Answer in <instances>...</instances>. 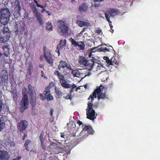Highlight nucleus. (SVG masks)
Segmentation results:
<instances>
[{
  "label": "nucleus",
  "instance_id": "5fc2aeb1",
  "mask_svg": "<svg viewBox=\"0 0 160 160\" xmlns=\"http://www.w3.org/2000/svg\"><path fill=\"white\" fill-rule=\"evenodd\" d=\"M41 76L42 77L44 78H47L44 75V72L42 71H41Z\"/></svg>",
  "mask_w": 160,
  "mask_h": 160
},
{
  "label": "nucleus",
  "instance_id": "37998d69",
  "mask_svg": "<svg viewBox=\"0 0 160 160\" xmlns=\"http://www.w3.org/2000/svg\"><path fill=\"white\" fill-rule=\"evenodd\" d=\"M65 68H67L68 69L71 71L73 70V69L71 68L70 65L68 64L67 62L66 64Z\"/></svg>",
  "mask_w": 160,
  "mask_h": 160
},
{
  "label": "nucleus",
  "instance_id": "6ab92c4d",
  "mask_svg": "<svg viewBox=\"0 0 160 160\" xmlns=\"http://www.w3.org/2000/svg\"><path fill=\"white\" fill-rule=\"evenodd\" d=\"M35 17L37 18V20L39 24L41 26L43 24V22L42 20V15L40 12H38L35 14Z\"/></svg>",
  "mask_w": 160,
  "mask_h": 160
},
{
  "label": "nucleus",
  "instance_id": "ddd939ff",
  "mask_svg": "<svg viewBox=\"0 0 160 160\" xmlns=\"http://www.w3.org/2000/svg\"><path fill=\"white\" fill-rule=\"evenodd\" d=\"M8 73L6 70L2 72L1 74V83L2 84H3L5 86H7L8 85Z\"/></svg>",
  "mask_w": 160,
  "mask_h": 160
},
{
  "label": "nucleus",
  "instance_id": "69168bd1",
  "mask_svg": "<svg viewBox=\"0 0 160 160\" xmlns=\"http://www.w3.org/2000/svg\"><path fill=\"white\" fill-rule=\"evenodd\" d=\"M64 136H65V135L63 133H61V137L62 138H63L64 137Z\"/></svg>",
  "mask_w": 160,
  "mask_h": 160
},
{
  "label": "nucleus",
  "instance_id": "a211bd4d",
  "mask_svg": "<svg viewBox=\"0 0 160 160\" xmlns=\"http://www.w3.org/2000/svg\"><path fill=\"white\" fill-rule=\"evenodd\" d=\"M74 126H73L72 128H68V129L69 132V135L71 137H75L76 136V133L77 132V129L76 128V124L75 123L73 122Z\"/></svg>",
  "mask_w": 160,
  "mask_h": 160
},
{
  "label": "nucleus",
  "instance_id": "0eeeda50",
  "mask_svg": "<svg viewBox=\"0 0 160 160\" xmlns=\"http://www.w3.org/2000/svg\"><path fill=\"white\" fill-rule=\"evenodd\" d=\"M57 25L58 32L63 34L68 32V24L62 20H59L57 22Z\"/></svg>",
  "mask_w": 160,
  "mask_h": 160
},
{
  "label": "nucleus",
  "instance_id": "9b49d317",
  "mask_svg": "<svg viewBox=\"0 0 160 160\" xmlns=\"http://www.w3.org/2000/svg\"><path fill=\"white\" fill-rule=\"evenodd\" d=\"M69 41L71 42L72 45L75 47H78L79 50H83L84 49L85 44L84 42L83 41L80 42L81 44H78L76 40L72 38H70L69 39Z\"/></svg>",
  "mask_w": 160,
  "mask_h": 160
},
{
  "label": "nucleus",
  "instance_id": "6e6552de",
  "mask_svg": "<svg viewBox=\"0 0 160 160\" xmlns=\"http://www.w3.org/2000/svg\"><path fill=\"white\" fill-rule=\"evenodd\" d=\"M92 60H87L86 58L80 55L79 56L78 62L80 65H83L86 67L89 70L90 65L92 62Z\"/></svg>",
  "mask_w": 160,
  "mask_h": 160
},
{
  "label": "nucleus",
  "instance_id": "49530a36",
  "mask_svg": "<svg viewBox=\"0 0 160 160\" xmlns=\"http://www.w3.org/2000/svg\"><path fill=\"white\" fill-rule=\"evenodd\" d=\"M5 59L4 57L3 56V54L0 53V62L4 61Z\"/></svg>",
  "mask_w": 160,
  "mask_h": 160
},
{
  "label": "nucleus",
  "instance_id": "4c0bfd02",
  "mask_svg": "<svg viewBox=\"0 0 160 160\" xmlns=\"http://www.w3.org/2000/svg\"><path fill=\"white\" fill-rule=\"evenodd\" d=\"M103 59L106 61V62L109 65H111L112 64V61L109 59L108 57L104 56Z\"/></svg>",
  "mask_w": 160,
  "mask_h": 160
},
{
  "label": "nucleus",
  "instance_id": "6e6d98bb",
  "mask_svg": "<svg viewBox=\"0 0 160 160\" xmlns=\"http://www.w3.org/2000/svg\"><path fill=\"white\" fill-rule=\"evenodd\" d=\"M77 123L79 125V126L82 125V122L80 120H78L77 121Z\"/></svg>",
  "mask_w": 160,
  "mask_h": 160
},
{
  "label": "nucleus",
  "instance_id": "bf43d9fd",
  "mask_svg": "<svg viewBox=\"0 0 160 160\" xmlns=\"http://www.w3.org/2000/svg\"><path fill=\"white\" fill-rule=\"evenodd\" d=\"M102 32V31L101 29H98L96 30V32L98 34H100V32Z\"/></svg>",
  "mask_w": 160,
  "mask_h": 160
},
{
  "label": "nucleus",
  "instance_id": "f257e3e1",
  "mask_svg": "<svg viewBox=\"0 0 160 160\" xmlns=\"http://www.w3.org/2000/svg\"><path fill=\"white\" fill-rule=\"evenodd\" d=\"M108 89V87L106 85L104 86L100 85L99 87H97V88L94 90V91L90 95L88 98V100L91 99V102H93L94 99L96 98L97 97L96 94H97L98 99V100L102 99H108L109 98L108 96L105 94V92L104 93L102 92L103 90L106 91Z\"/></svg>",
  "mask_w": 160,
  "mask_h": 160
},
{
  "label": "nucleus",
  "instance_id": "338daca9",
  "mask_svg": "<svg viewBox=\"0 0 160 160\" xmlns=\"http://www.w3.org/2000/svg\"><path fill=\"white\" fill-rule=\"evenodd\" d=\"M21 156H18L16 159L17 160H19L21 159Z\"/></svg>",
  "mask_w": 160,
  "mask_h": 160
},
{
  "label": "nucleus",
  "instance_id": "2f4dec72",
  "mask_svg": "<svg viewBox=\"0 0 160 160\" xmlns=\"http://www.w3.org/2000/svg\"><path fill=\"white\" fill-rule=\"evenodd\" d=\"M72 74H73L74 77H78L80 76L79 72L78 70H73L72 71Z\"/></svg>",
  "mask_w": 160,
  "mask_h": 160
},
{
  "label": "nucleus",
  "instance_id": "774afa93",
  "mask_svg": "<svg viewBox=\"0 0 160 160\" xmlns=\"http://www.w3.org/2000/svg\"><path fill=\"white\" fill-rule=\"evenodd\" d=\"M47 158V156L46 155H44V158L43 159H41L40 160H46Z\"/></svg>",
  "mask_w": 160,
  "mask_h": 160
},
{
  "label": "nucleus",
  "instance_id": "4be33fe9",
  "mask_svg": "<svg viewBox=\"0 0 160 160\" xmlns=\"http://www.w3.org/2000/svg\"><path fill=\"white\" fill-rule=\"evenodd\" d=\"M88 8V5L86 3L84 2L79 6L78 9L80 12H85Z\"/></svg>",
  "mask_w": 160,
  "mask_h": 160
},
{
  "label": "nucleus",
  "instance_id": "a19ab883",
  "mask_svg": "<svg viewBox=\"0 0 160 160\" xmlns=\"http://www.w3.org/2000/svg\"><path fill=\"white\" fill-rule=\"evenodd\" d=\"M9 79L10 80V83L11 84L12 86L15 85L16 84V81L13 77L10 78Z\"/></svg>",
  "mask_w": 160,
  "mask_h": 160
},
{
  "label": "nucleus",
  "instance_id": "72a5a7b5",
  "mask_svg": "<svg viewBox=\"0 0 160 160\" xmlns=\"http://www.w3.org/2000/svg\"><path fill=\"white\" fill-rule=\"evenodd\" d=\"M35 3L36 4L37 6L38 7L40 8H43V10H42L41 12H43L45 11H46V9H44V8H45V6H44L43 5H40L38 3V2L36 0H33Z\"/></svg>",
  "mask_w": 160,
  "mask_h": 160
},
{
  "label": "nucleus",
  "instance_id": "c03bdc74",
  "mask_svg": "<svg viewBox=\"0 0 160 160\" xmlns=\"http://www.w3.org/2000/svg\"><path fill=\"white\" fill-rule=\"evenodd\" d=\"M39 139L40 141L45 139L44 138V134L43 133L41 132L40 133L39 136Z\"/></svg>",
  "mask_w": 160,
  "mask_h": 160
},
{
  "label": "nucleus",
  "instance_id": "c9c22d12",
  "mask_svg": "<svg viewBox=\"0 0 160 160\" xmlns=\"http://www.w3.org/2000/svg\"><path fill=\"white\" fill-rule=\"evenodd\" d=\"M33 67L32 65H30L28 68V73L29 75H30L32 73L33 71Z\"/></svg>",
  "mask_w": 160,
  "mask_h": 160
},
{
  "label": "nucleus",
  "instance_id": "bb28decb",
  "mask_svg": "<svg viewBox=\"0 0 160 160\" xmlns=\"http://www.w3.org/2000/svg\"><path fill=\"white\" fill-rule=\"evenodd\" d=\"M32 142L29 139H27L25 141L24 144V146L25 147L26 150L28 151L30 149L28 147V145L31 144Z\"/></svg>",
  "mask_w": 160,
  "mask_h": 160
},
{
  "label": "nucleus",
  "instance_id": "7c9ffc66",
  "mask_svg": "<svg viewBox=\"0 0 160 160\" xmlns=\"http://www.w3.org/2000/svg\"><path fill=\"white\" fill-rule=\"evenodd\" d=\"M57 145L56 143L53 142L50 144L48 146V148H50L51 151H53V150L56 149Z\"/></svg>",
  "mask_w": 160,
  "mask_h": 160
},
{
  "label": "nucleus",
  "instance_id": "473e14b6",
  "mask_svg": "<svg viewBox=\"0 0 160 160\" xmlns=\"http://www.w3.org/2000/svg\"><path fill=\"white\" fill-rule=\"evenodd\" d=\"M5 126V123L3 122L2 118H0V131H1Z\"/></svg>",
  "mask_w": 160,
  "mask_h": 160
},
{
  "label": "nucleus",
  "instance_id": "c756f323",
  "mask_svg": "<svg viewBox=\"0 0 160 160\" xmlns=\"http://www.w3.org/2000/svg\"><path fill=\"white\" fill-rule=\"evenodd\" d=\"M30 7L34 14L38 12V11L37 10L36 5L34 3L30 4Z\"/></svg>",
  "mask_w": 160,
  "mask_h": 160
},
{
  "label": "nucleus",
  "instance_id": "58836bf2",
  "mask_svg": "<svg viewBox=\"0 0 160 160\" xmlns=\"http://www.w3.org/2000/svg\"><path fill=\"white\" fill-rule=\"evenodd\" d=\"M55 90L56 93L58 96L59 97L62 95V92L60 91V89H59L58 88H57L55 87Z\"/></svg>",
  "mask_w": 160,
  "mask_h": 160
},
{
  "label": "nucleus",
  "instance_id": "4d7b16f0",
  "mask_svg": "<svg viewBox=\"0 0 160 160\" xmlns=\"http://www.w3.org/2000/svg\"><path fill=\"white\" fill-rule=\"evenodd\" d=\"M2 102L1 100H0V112L1 111L2 108Z\"/></svg>",
  "mask_w": 160,
  "mask_h": 160
},
{
  "label": "nucleus",
  "instance_id": "4468645a",
  "mask_svg": "<svg viewBox=\"0 0 160 160\" xmlns=\"http://www.w3.org/2000/svg\"><path fill=\"white\" fill-rule=\"evenodd\" d=\"M92 62L93 64H91L90 68L89 69V71L92 70L93 68H94L96 71H98V70H101L103 68L102 65L99 64L96 62H94L93 59H92Z\"/></svg>",
  "mask_w": 160,
  "mask_h": 160
},
{
  "label": "nucleus",
  "instance_id": "cd10ccee",
  "mask_svg": "<svg viewBox=\"0 0 160 160\" xmlns=\"http://www.w3.org/2000/svg\"><path fill=\"white\" fill-rule=\"evenodd\" d=\"M111 65H114L117 68H118L119 66L121 65V63L119 61H118L115 58L112 62V64Z\"/></svg>",
  "mask_w": 160,
  "mask_h": 160
},
{
  "label": "nucleus",
  "instance_id": "9d476101",
  "mask_svg": "<svg viewBox=\"0 0 160 160\" xmlns=\"http://www.w3.org/2000/svg\"><path fill=\"white\" fill-rule=\"evenodd\" d=\"M15 11L14 13V16L18 17L21 16V7L20 2L19 0H16L14 2Z\"/></svg>",
  "mask_w": 160,
  "mask_h": 160
},
{
  "label": "nucleus",
  "instance_id": "39448f33",
  "mask_svg": "<svg viewBox=\"0 0 160 160\" xmlns=\"http://www.w3.org/2000/svg\"><path fill=\"white\" fill-rule=\"evenodd\" d=\"M54 74L58 76L60 82L63 87L65 88H69L72 87V88L74 89L76 87V85L74 84L72 85L67 83V81L65 79L64 76L61 74L59 71H55L54 72Z\"/></svg>",
  "mask_w": 160,
  "mask_h": 160
},
{
  "label": "nucleus",
  "instance_id": "2eb2a0df",
  "mask_svg": "<svg viewBox=\"0 0 160 160\" xmlns=\"http://www.w3.org/2000/svg\"><path fill=\"white\" fill-rule=\"evenodd\" d=\"M2 31L4 34H7V37L6 39H5L4 40V39L1 38V40L3 42H6L8 40H9V35H8L9 34V29L8 27H4L2 29Z\"/></svg>",
  "mask_w": 160,
  "mask_h": 160
},
{
  "label": "nucleus",
  "instance_id": "79ce46f5",
  "mask_svg": "<svg viewBox=\"0 0 160 160\" xmlns=\"http://www.w3.org/2000/svg\"><path fill=\"white\" fill-rule=\"evenodd\" d=\"M97 47H94L91 48V50H90L89 52H90L88 54V57L90 58L92 56V53L93 52H95V51H93V50L96 49Z\"/></svg>",
  "mask_w": 160,
  "mask_h": 160
},
{
  "label": "nucleus",
  "instance_id": "a878e982",
  "mask_svg": "<svg viewBox=\"0 0 160 160\" xmlns=\"http://www.w3.org/2000/svg\"><path fill=\"white\" fill-rule=\"evenodd\" d=\"M28 88L29 96H34V92L35 91L34 87H33L31 84H29L28 85Z\"/></svg>",
  "mask_w": 160,
  "mask_h": 160
},
{
  "label": "nucleus",
  "instance_id": "3c124183",
  "mask_svg": "<svg viewBox=\"0 0 160 160\" xmlns=\"http://www.w3.org/2000/svg\"><path fill=\"white\" fill-rule=\"evenodd\" d=\"M18 97L17 93H15L13 95V100L16 99Z\"/></svg>",
  "mask_w": 160,
  "mask_h": 160
},
{
  "label": "nucleus",
  "instance_id": "dca6fc26",
  "mask_svg": "<svg viewBox=\"0 0 160 160\" xmlns=\"http://www.w3.org/2000/svg\"><path fill=\"white\" fill-rule=\"evenodd\" d=\"M9 153L7 151L0 150V160H9Z\"/></svg>",
  "mask_w": 160,
  "mask_h": 160
},
{
  "label": "nucleus",
  "instance_id": "f8f14e48",
  "mask_svg": "<svg viewBox=\"0 0 160 160\" xmlns=\"http://www.w3.org/2000/svg\"><path fill=\"white\" fill-rule=\"evenodd\" d=\"M28 125V122L26 120H22L18 125L17 128L18 130L21 132L25 130L27 128Z\"/></svg>",
  "mask_w": 160,
  "mask_h": 160
},
{
  "label": "nucleus",
  "instance_id": "13d9d810",
  "mask_svg": "<svg viewBox=\"0 0 160 160\" xmlns=\"http://www.w3.org/2000/svg\"><path fill=\"white\" fill-rule=\"evenodd\" d=\"M53 110L52 108L51 109L50 112V115L51 117H52Z\"/></svg>",
  "mask_w": 160,
  "mask_h": 160
},
{
  "label": "nucleus",
  "instance_id": "09e8293b",
  "mask_svg": "<svg viewBox=\"0 0 160 160\" xmlns=\"http://www.w3.org/2000/svg\"><path fill=\"white\" fill-rule=\"evenodd\" d=\"M65 99H69L70 100H71L72 98L71 96V94H68V95H67L65 97Z\"/></svg>",
  "mask_w": 160,
  "mask_h": 160
},
{
  "label": "nucleus",
  "instance_id": "7ed1b4c3",
  "mask_svg": "<svg viewBox=\"0 0 160 160\" xmlns=\"http://www.w3.org/2000/svg\"><path fill=\"white\" fill-rule=\"evenodd\" d=\"M22 94L23 95V97L20 103V112L21 113H23L26 109L28 108L29 104L27 95V89L26 88H22Z\"/></svg>",
  "mask_w": 160,
  "mask_h": 160
},
{
  "label": "nucleus",
  "instance_id": "f3484780",
  "mask_svg": "<svg viewBox=\"0 0 160 160\" xmlns=\"http://www.w3.org/2000/svg\"><path fill=\"white\" fill-rule=\"evenodd\" d=\"M82 127V131H87L88 133L89 134H93L94 132V131L92 127L89 125H83Z\"/></svg>",
  "mask_w": 160,
  "mask_h": 160
},
{
  "label": "nucleus",
  "instance_id": "b1692460",
  "mask_svg": "<svg viewBox=\"0 0 160 160\" xmlns=\"http://www.w3.org/2000/svg\"><path fill=\"white\" fill-rule=\"evenodd\" d=\"M76 23L81 27H82L84 26H88L90 25V23L80 20L77 21Z\"/></svg>",
  "mask_w": 160,
  "mask_h": 160
},
{
  "label": "nucleus",
  "instance_id": "de8ad7c7",
  "mask_svg": "<svg viewBox=\"0 0 160 160\" xmlns=\"http://www.w3.org/2000/svg\"><path fill=\"white\" fill-rule=\"evenodd\" d=\"M27 136L28 135L27 132H24L23 135L22 137V140H24L25 138L27 137Z\"/></svg>",
  "mask_w": 160,
  "mask_h": 160
},
{
  "label": "nucleus",
  "instance_id": "f704fd0d",
  "mask_svg": "<svg viewBox=\"0 0 160 160\" xmlns=\"http://www.w3.org/2000/svg\"><path fill=\"white\" fill-rule=\"evenodd\" d=\"M66 40L64 39L63 41L62 40H61L60 41L59 45H61L60 47V48H62L63 47L66 45Z\"/></svg>",
  "mask_w": 160,
  "mask_h": 160
},
{
  "label": "nucleus",
  "instance_id": "603ef678",
  "mask_svg": "<svg viewBox=\"0 0 160 160\" xmlns=\"http://www.w3.org/2000/svg\"><path fill=\"white\" fill-rule=\"evenodd\" d=\"M56 52H57L58 54V55L59 56L60 54V52L59 51V49L58 46L56 48Z\"/></svg>",
  "mask_w": 160,
  "mask_h": 160
},
{
  "label": "nucleus",
  "instance_id": "f03ea898",
  "mask_svg": "<svg viewBox=\"0 0 160 160\" xmlns=\"http://www.w3.org/2000/svg\"><path fill=\"white\" fill-rule=\"evenodd\" d=\"M11 16V13L7 8H2L0 10V22L2 25L8 24Z\"/></svg>",
  "mask_w": 160,
  "mask_h": 160
},
{
  "label": "nucleus",
  "instance_id": "5701e85b",
  "mask_svg": "<svg viewBox=\"0 0 160 160\" xmlns=\"http://www.w3.org/2000/svg\"><path fill=\"white\" fill-rule=\"evenodd\" d=\"M30 98V102L32 108L34 109L36 107V98L34 96H29Z\"/></svg>",
  "mask_w": 160,
  "mask_h": 160
},
{
  "label": "nucleus",
  "instance_id": "20e7f679",
  "mask_svg": "<svg viewBox=\"0 0 160 160\" xmlns=\"http://www.w3.org/2000/svg\"><path fill=\"white\" fill-rule=\"evenodd\" d=\"M119 12L117 9L110 8L107 11L106 13H104L105 17L106 20L108 22L109 25L111 29H112L111 32L112 33L113 32V30L112 29L113 28V26L112 24V22L110 20V17H113L118 14Z\"/></svg>",
  "mask_w": 160,
  "mask_h": 160
},
{
  "label": "nucleus",
  "instance_id": "393cba45",
  "mask_svg": "<svg viewBox=\"0 0 160 160\" xmlns=\"http://www.w3.org/2000/svg\"><path fill=\"white\" fill-rule=\"evenodd\" d=\"M66 62H67L65 61L61 60L59 62V64L58 66V70L60 71L61 68H65Z\"/></svg>",
  "mask_w": 160,
  "mask_h": 160
},
{
  "label": "nucleus",
  "instance_id": "8fccbe9b",
  "mask_svg": "<svg viewBox=\"0 0 160 160\" xmlns=\"http://www.w3.org/2000/svg\"><path fill=\"white\" fill-rule=\"evenodd\" d=\"M54 83L53 82H51L49 83V85L48 86L50 88L54 87Z\"/></svg>",
  "mask_w": 160,
  "mask_h": 160
},
{
  "label": "nucleus",
  "instance_id": "0e129e2a",
  "mask_svg": "<svg viewBox=\"0 0 160 160\" xmlns=\"http://www.w3.org/2000/svg\"><path fill=\"white\" fill-rule=\"evenodd\" d=\"M74 90V89H73V88H71L70 90V91H69V93H70V94H71L72 93V92H73V91Z\"/></svg>",
  "mask_w": 160,
  "mask_h": 160
},
{
  "label": "nucleus",
  "instance_id": "c85d7f7f",
  "mask_svg": "<svg viewBox=\"0 0 160 160\" xmlns=\"http://www.w3.org/2000/svg\"><path fill=\"white\" fill-rule=\"evenodd\" d=\"M45 28L46 30H48L50 31H52L53 26L51 23L49 22L47 23Z\"/></svg>",
  "mask_w": 160,
  "mask_h": 160
},
{
  "label": "nucleus",
  "instance_id": "680f3d73",
  "mask_svg": "<svg viewBox=\"0 0 160 160\" xmlns=\"http://www.w3.org/2000/svg\"><path fill=\"white\" fill-rule=\"evenodd\" d=\"M50 87H49L48 86L47 87H46V91H48V92H50Z\"/></svg>",
  "mask_w": 160,
  "mask_h": 160
},
{
  "label": "nucleus",
  "instance_id": "864d4df0",
  "mask_svg": "<svg viewBox=\"0 0 160 160\" xmlns=\"http://www.w3.org/2000/svg\"><path fill=\"white\" fill-rule=\"evenodd\" d=\"M56 52H57L58 54V55L59 56L60 54V52L59 51V49L58 46L56 48Z\"/></svg>",
  "mask_w": 160,
  "mask_h": 160
},
{
  "label": "nucleus",
  "instance_id": "a18cd8bd",
  "mask_svg": "<svg viewBox=\"0 0 160 160\" xmlns=\"http://www.w3.org/2000/svg\"><path fill=\"white\" fill-rule=\"evenodd\" d=\"M39 95L40 96V98L42 100H44L46 99V97L45 96H44L43 94L40 93Z\"/></svg>",
  "mask_w": 160,
  "mask_h": 160
},
{
  "label": "nucleus",
  "instance_id": "052dcab7",
  "mask_svg": "<svg viewBox=\"0 0 160 160\" xmlns=\"http://www.w3.org/2000/svg\"><path fill=\"white\" fill-rule=\"evenodd\" d=\"M94 2H101L104 1L105 0H92Z\"/></svg>",
  "mask_w": 160,
  "mask_h": 160
},
{
  "label": "nucleus",
  "instance_id": "1a4fd4ad",
  "mask_svg": "<svg viewBox=\"0 0 160 160\" xmlns=\"http://www.w3.org/2000/svg\"><path fill=\"white\" fill-rule=\"evenodd\" d=\"M43 52V56L46 62L49 64L51 66H52L53 62V56L52 54L48 50H46L45 49H44Z\"/></svg>",
  "mask_w": 160,
  "mask_h": 160
},
{
  "label": "nucleus",
  "instance_id": "423d86ee",
  "mask_svg": "<svg viewBox=\"0 0 160 160\" xmlns=\"http://www.w3.org/2000/svg\"><path fill=\"white\" fill-rule=\"evenodd\" d=\"M92 102L91 101H89L88 103V106L86 109V115L87 118L92 120H94L96 118L95 116V110L92 108Z\"/></svg>",
  "mask_w": 160,
  "mask_h": 160
},
{
  "label": "nucleus",
  "instance_id": "e2e57ef3",
  "mask_svg": "<svg viewBox=\"0 0 160 160\" xmlns=\"http://www.w3.org/2000/svg\"><path fill=\"white\" fill-rule=\"evenodd\" d=\"M48 91H44L43 92V94L45 96V95H47V94L48 93Z\"/></svg>",
  "mask_w": 160,
  "mask_h": 160
},
{
  "label": "nucleus",
  "instance_id": "e433bc0d",
  "mask_svg": "<svg viewBox=\"0 0 160 160\" xmlns=\"http://www.w3.org/2000/svg\"><path fill=\"white\" fill-rule=\"evenodd\" d=\"M41 146L43 149L45 150L46 148V143L45 142V140L41 141Z\"/></svg>",
  "mask_w": 160,
  "mask_h": 160
},
{
  "label": "nucleus",
  "instance_id": "aec40b11",
  "mask_svg": "<svg viewBox=\"0 0 160 160\" xmlns=\"http://www.w3.org/2000/svg\"><path fill=\"white\" fill-rule=\"evenodd\" d=\"M99 75L102 81L104 82L106 80H107L108 77V74L106 71L104 72H101V73L99 74Z\"/></svg>",
  "mask_w": 160,
  "mask_h": 160
},
{
  "label": "nucleus",
  "instance_id": "ea45409f",
  "mask_svg": "<svg viewBox=\"0 0 160 160\" xmlns=\"http://www.w3.org/2000/svg\"><path fill=\"white\" fill-rule=\"evenodd\" d=\"M45 97L48 101H49L53 99V97L50 93H49L48 95H45Z\"/></svg>",
  "mask_w": 160,
  "mask_h": 160
},
{
  "label": "nucleus",
  "instance_id": "412c9836",
  "mask_svg": "<svg viewBox=\"0 0 160 160\" xmlns=\"http://www.w3.org/2000/svg\"><path fill=\"white\" fill-rule=\"evenodd\" d=\"M3 49L4 51L3 54L6 57H8L10 54L9 52L10 48H9V45H4L3 46L2 48Z\"/></svg>",
  "mask_w": 160,
  "mask_h": 160
}]
</instances>
